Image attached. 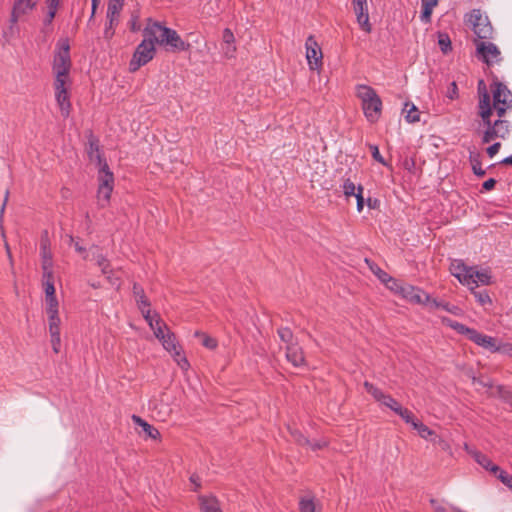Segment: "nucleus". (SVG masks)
Wrapping results in <instances>:
<instances>
[{"label":"nucleus","mask_w":512,"mask_h":512,"mask_svg":"<svg viewBox=\"0 0 512 512\" xmlns=\"http://www.w3.org/2000/svg\"><path fill=\"white\" fill-rule=\"evenodd\" d=\"M479 103L478 115L480 121L477 127V133L481 135L483 144H488L495 140H505L511 131V123L503 117L505 113L512 109V93L501 82L491 84V97L486 90L483 80L478 84Z\"/></svg>","instance_id":"1"},{"label":"nucleus","mask_w":512,"mask_h":512,"mask_svg":"<svg viewBox=\"0 0 512 512\" xmlns=\"http://www.w3.org/2000/svg\"><path fill=\"white\" fill-rule=\"evenodd\" d=\"M72 67L70 45L67 38L60 39L54 54L52 71L54 74L55 99L61 115L67 118L70 115L71 103L68 92L71 86L70 70Z\"/></svg>","instance_id":"2"},{"label":"nucleus","mask_w":512,"mask_h":512,"mask_svg":"<svg viewBox=\"0 0 512 512\" xmlns=\"http://www.w3.org/2000/svg\"><path fill=\"white\" fill-rule=\"evenodd\" d=\"M143 35L146 40L152 42L153 46L159 44L179 51H184L188 47V44L181 39L175 30L151 19L148 20Z\"/></svg>","instance_id":"3"},{"label":"nucleus","mask_w":512,"mask_h":512,"mask_svg":"<svg viewBox=\"0 0 512 512\" xmlns=\"http://www.w3.org/2000/svg\"><path fill=\"white\" fill-rule=\"evenodd\" d=\"M356 95L361 100L362 109L368 121L376 122L382 111V101L375 89L365 84L356 86Z\"/></svg>","instance_id":"4"},{"label":"nucleus","mask_w":512,"mask_h":512,"mask_svg":"<svg viewBox=\"0 0 512 512\" xmlns=\"http://www.w3.org/2000/svg\"><path fill=\"white\" fill-rule=\"evenodd\" d=\"M441 321L444 325L452 328L459 334L466 335L469 340H471L478 346L483 347V348L489 350L490 352L495 353L497 341L494 337L480 333L477 330L469 328V327L465 326L464 324H461L457 321L451 320L448 317H442Z\"/></svg>","instance_id":"5"},{"label":"nucleus","mask_w":512,"mask_h":512,"mask_svg":"<svg viewBox=\"0 0 512 512\" xmlns=\"http://www.w3.org/2000/svg\"><path fill=\"white\" fill-rule=\"evenodd\" d=\"M465 21L471 27L475 35L474 42L476 45L479 41H487L492 38L493 27L488 17L483 16L479 9H473L467 14Z\"/></svg>","instance_id":"6"},{"label":"nucleus","mask_w":512,"mask_h":512,"mask_svg":"<svg viewBox=\"0 0 512 512\" xmlns=\"http://www.w3.org/2000/svg\"><path fill=\"white\" fill-rule=\"evenodd\" d=\"M395 294L399 295L406 301L413 304H422L425 305V295H428L425 291H423L419 287H415L413 285L403 283L399 280L392 282V286L390 289Z\"/></svg>","instance_id":"7"},{"label":"nucleus","mask_w":512,"mask_h":512,"mask_svg":"<svg viewBox=\"0 0 512 512\" xmlns=\"http://www.w3.org/2000/svg\"><path fill=\"white\" fill-rule=\"evenodd\" d=\"M155 54V46H153L152 42L146 40L145 38L142 42L137 46L133 57L129 63V69L131 72L137 71L141 66L147 64L151 61Z\"/></svg>","instance_id":"8"},{"label":"nucleus","mask_w":512,"mask_h":512,"mask_svg":"<svg viewBox=\"0 0 512 512\" xmlns=\"http://www.w3.org/2000/svg\"><path fill=\"white\" fill-rule=\"evenodd\" d=\"M125 0H110L107 8V23L103 32L104 38L110 40L115 34V27L120 22V13Z\"/></svg>","instance_id":"9"},{"label":"nucleus","mask_w":512,"mask_h":512,"mask_svg":"<svg viewBox=\"0 0 512 512\" xmlns=\"http://www.w3.org/2000/svg\"><path fill=\"white\" fill-rule=\"evenodd\" d=\"M160 342L163 348L172 355L174 360L177 362L178 366L182 370H188L190 364L185 355L182 353L181 347L176 341L175 334L172 333L170 330H167L164 339H162Z\"/></svg>","instance_id":"10"},{"label":"nucleus","mask_w":512,"mask_h":512,"mask_svg":"<svg viewBox=\"0 0 512 512\" xmlns=\"http://www.w3.org/2000/svg\"><path fill=\"white\" fill-rule=\"evenodd\" d=\"M476 56L487 65H493L501 61L499 48L489 40L479 41L476 45Z\"/></svg>","instance_id":"11"},{"label":"nucleus","mask_w":512,"mask_h":512,"mask_svg":"<svg viewBox=\"0 0 512 512\" xmlns=\"http://www.w3.org/2000/svg\"><path fill=\"white\" fill-rule=\"evenodd\" d=\"M364 387H365L366 391L374 398V400L380 404V406L389 408L394 413L397 412L398 409L402 406L390 394L385 393L383 390L376 387L372 383L365 381Z\"/></svg>","instance_id":"12"},{"label":"nucleus","mask_w":512,"mask_h":512,"mask_svg":"<svg viewBox=\"0 0 512 512\" xmlns=\"http://www.w3.org/2000/svg\"><path fill=\"white\" fill-rule=\"evenodd\" d=\"M306 59L311 70L321 68L323 62L322 50L313 35L307 37L305 42Z\"/></svg>","instance_id":"13"},{"label":"nucleus","mask_w":512,"mask_h":512,"mask_svg":"<svg viewBox=\"0 0 512 512\" xmlns=\"http://www.w3.org/2000/svg\"><path fill=\"white\" fill-rule=\"evenodd\" d=\"M450 272L459 280L461 284L466 286H471L473 284L471 276L473 267L466 266L462 260L452 261L450 265Z\"/></svg>","instance_id":"14"},{"label":"nucleus","mask_w":512,"mask_h":512,"mask_svg":"<svg viewBox=\"0 0 512 512\" xmlns=\"http://www.w3.org/2000/svg\"><path fill=\"white\" fill-rule=\"evenodd\" d=\"M48 315V324H49V333L51 337L52 349L55 353L60 351L61 346V336H60V324L61 320L59 317V313L47 314Z\"/></svg>","instance_id":"15"},{"label":"nucleus","mask_w":512,"mask_h":512,"mask_svg":"<svg viewBox=\"0 0 512 512\" xmlns=\"http://www.w3.org/2000/svg\"><path fill=\"white\" fill-rule=\"evenodd\" d=\"M38 1L39 0H15L11 13V22L16 23L21 16L32 11Z\"/></svg>","instance_id":"16"},{"label":"nucleus","mask_w":512,"mask_h":512,"mask_svg":"<svg viewBox=\"0 0 512 512\" xmlns=\"http://www.w3.org/2000/svg\"><path fill=\"white\" fill-rule=\"evenodd\" d=\"M425 300H426L425 305L430 310L441 308L455 316H460L463 314V310L459 306L453 305L448 302H444V301H441V300H438L435 298H431L430 295H425Z\"/></svg>","instance_id":"17"},{"label":"nucleus","mask_w":512,"mask_h":512,"mask_svg":"<svg viewBox=\"0 0 512 512\" xmlns=\"http://www.w3.org/2000/svg\"><path fill=\"white\" fill-rule=\"evenodd\" d=\"M286 358L295 367H300L305 362L302 348L297 343L286 346Z\"/></svg>","instance_id":"18"},{"label":"nucleus","mask_w":512,"mask_h":512,"mask_svg":"<svg viewBox=\"0 0 512 512\" xmlns=\"http://www.w3.org/2000/svg\"><path fill=\"white\" fill-rule=\"evenodd\" d=\"M98 171V186L105 188H114V175L109 169L107 163H103V165H99Z\"/></svg>","instance_id":"19"},{"label":"nucleus","mask_w":512,"mask_h":512,"mask_svg":"<svg viewBox=\"0 0 512 512\" xmlns=\"http://www.w3.org/2000/svg\"><path fill=\"white\" fill-rule=\"evenodd\" d=\"M41 265H54L53 254L50 248V240L47 231L42 235L40 242Z\"/></svg>","instance_id":"20"},{"label":"nucleus","mask_w":512,"mask_h":512,"mask_svg":"<svg viewBox=\"0 0 512 512\" xmlns=\"http://www.w3.org/2000/svg\"><path fill=\"white\" fill-rule=\"evenodd\" d=\"M472 457L474 460L482 466L484 469L490 471L491 473L498 475L502 469L499 466L492 463V461L483 453L479 451H472Z\"/></svg>","instance_id":"21"},{"label":"nucleus","mask_w":512,"mask_h":512,"mask_svg":"<svg viewBox=\"0 0 512 512\" xmlns=\"http://www.w3.org/2000/svg\"><path fill=\"white\" fill-rule=\"evenodd\" d=\"M90 254L92 256V260H94L97 266L101 269L103 274L112 273V269L110 267L109 260L102 254L98 247H93L90 250Z\"/></svg>","instance_id":"22"},{"label":"nucleus","mask_w":512,"mask_h":512,"mask_svg":"<svg viewBox=\"0 0 512 512\" xmlns=\"http://www.w3.org/2000/svg\"><path fill=\"white\" fill-rule=\"evenodd\" d=\"M133 295L136 299L138 308L141 311L142 315L145 314V311H151L150 302L145 295L144 289L136 283L133 285Z\"/></svg>","instance_id":"23"},{"label":"nucleus","mask_w":512,"mask_h":512,"mask_svg":"<svg viewBox=\"0 0 512 512\" xmlns=\"http://www.w3.org/2000/svg\"><path fill=\"white\" fill-rule=\"evenodd\" d=\"M369 265L370 270L373 274L390 290L392 286V282H395L397 279L391 277L388 273L382 270L378 265L370 262L368 259L365 260Z\"/></svg>","instance_id":"24"},{"label":"nucleus","mask_w":512,"mask_h":512,"mask_svg":"<svg viewBox=\"0 0 512 512\" xmlns=\"http://www.w3.org/2000/svg\"><path fill=\"white\" fill-rule=\"evenodd\" d=\"M133 423L142 428L143 432L147 435V437L151 439H158L160 437V432L152 425H150L147 421L142 419L140 416L132 415L131 417Z\"/></svg>","instance_id":"25"},{"label":"nucleus","mask_w":512,"mask_h":512,"mask_svg":"<svg viewBox=\"0 0 512 512\" xmlns=\"http://www.w3.org/2000/svg\"><path fill=\"white\" fill-rule=\"evenodd\" d=\"M199 501L202 512H222L219 501L214 496H200Z\"/></svg>","instance_id":"26"},{"label":"nucleus","mask_w":512,"mask_h":512,"mask_svg":"<svg viewBox=\"0 0 512 512\" xmlns=\"http://www.w3.org/2000/svg\"><path fill=\"white\" fill-rule=\"evenodd\" d=\"M438 0H422V11L420 14V20L423 23H430L433 9L437 6Z\"/></svg>","instance_id":"27"},{"label":"nucleus","mask_w":512,"mask_h":512,"mask_svg":"<svg viewBox=\"0 0 512 512\" xmlns=\"http://www.w3.org/2000/svg\"><path fill=\"white\" fill-rule=\"evenodd\" d=\"M88 157L90 161L95 162L97 166L103 165V163H107L106 160L102 157L98 143L95 141H90L89 143Z\"/></svg>","instance_id":"28"},{"label":"nucleus","mask_w":512,"mask_h":512,"mask_svg":"<svg viewBox=\"0 0 512 512\" xmlns=\"http://www.w3.org/2000/svg\"><path fill=\"white\" fill-rule=\"evenodd\" d=\"M473 284L469 286L473 289L474 286H477L478 283L483 285H487L490 283V274L487 270L478 271L473 267V272L471 273Z\"/></svg>","instance_id":"29"},{"label":"nucleus","mask_w":512,"mask_h":512,"mask_svg":"<svg viewBox=\"0 0 512 512\" xmlns=\"http://www.w3.org/2000/svg\"><path fill=\"white\" fill-rule=\"evenodd\" d=\"M403 112L405 113V119L409 123H416L420 121V112L418 108L412 103H405Z\"/></svg>","instance_id":"30"},{"label":"nucleus","mask_w":512,"mask_h":512,"mask_svg":"<svg viewBox=\"0 0 512 512\" xmlns=\"http://www.w3.org/2000/svg\"><path fill=\"white\" fill-rule=\"evenodd\" d=\"M113 189L98 186L96 197L99 207L104 208L109 204Z\"/></svg>","instance_id":"31"},{"label":"nucleus","mask_w":512,"mask_h":512,"mask_svg":"<svg viewBox=\"0 0 512 512\" xmlns=\"http://www.w3.org/2000/svg\"><path fill=\"white\" fill-rule=\"evenodd\" d=\"M143 317L153 331H155L157 326L166 328V323H164V321L160 318V316L157 313L152 315L151 311H145Z\"/></svg>","instance_id":"32"},{"label":"nucleus","mask_w":512,"mask_h":512,"mask_svg":"<svg viewBox=\"0 0 512 512\" xmlns=\"http://www.w3.org/2000/svg\"><path fill=\"white\" fill-rule=\"evenodd\" d=\"M469 161L471 163L472 170L475 175H477L479 177H482L485 175L486 171L482 168L479 154L470 152Z\"/></svg>","instance_id":"33"},{"label":"nucleus","mask_w":512,"mask_h":512,"mask_svg":"<svg viewBox=\"0 0 512 512\" xmlns=\"http://www.w3.org/2000/svg\"><path fill=\"white\" fill-rule=\"evenodd\" d=\"M412 427L418 432L421 438L426 440L435 434L434 431L431 430L427 425L423 424L418 420H416V422L413 423Z\"/></svg>","instance_id":"34"},{"label":"nucleus","mask_w":512,"mask_h":512,"mask_svg":"<svg viewBox=\"0 0 512 512\" xmlns=\"http://www.w3.org/2000/svg\"><path fill=\"white\" fill-rule=\"evenodd\" d=\"M341 188L346 199L352 196L355 197V194H357V186L351 181L350 178L343 179Z\"/></svg>","instance_id":"35"},{"label":"nucleus","mask_w":512,"mask_h":512,"mask_svg":"<svg viewBox=\"0 0 512 512\" xmlns=\"http://www.w3.org/2000/svg\"><path fill=\"white\" fill-rule=\"evenodd\" d=\"M46 312L47 314L59 313V303L56 295L45 296Z\"/></svg>","instance_id":"36"},{"label":"nucleus","mask_w":512,"mask_h":512,"mask_svg":"<svg viewBox=\"0 0 512 512\" xmlns=\"http://www.w3.org/2000/svg\"><path fill=\"white\" fill-rule=\"evenodd\" d=\"M196 337H200L202 339V345L208 349H215L217 347V340L215 338H212L205 333L202 332H195Z\"/></svg>","instance_id":"37"},{"label":"nucleus","mask_w":512,"mask_h":512,"mask_svg":"<svg viewBox=\"0 0 512 512\" xmlns=\"http://www.w3.org/2000/svg\"><path fill=\"white\" fill-rule=\"evenodd\" d=\"M357 22L361 29L367 33L371 32V24L369 22V14L368 12L360 13L359 15H356Z\"/></svg>","instance_id":"38"},{"label":"nucleus","mask_w":512,"mask_h":512,"mask_svg":"<svg viewBox=\"0 0 512 512\" xmlns=\"http://www.w3.org/2000/svg\"><path fill=\"white\" fill-rule=\"evenodd\" d=\"M397 415H399L407 424H410L411 426L413 423L416 422V418L414 417L413 413L408 410L407 408L400 407L397 412H395Z\"/></svg>","instance_id":"39"},{"label":"nucleus","mask_w":512,"mask_h":512,"mask_svg":"<svg viewBox=\"0 0 512 512\" xmlns=\"http://www.w3.org/2000/svg\"><path fill=\"white\" fill-rule=\"evenodd\" d=\"M278 335L282 342L287 345L295 343L293 340V333L288 327H282L278 329Z\"/></svg>","instance_id":"40"},{"label":"nucleus","mask_w":512,"mask_h":512,"mask_svg":"<svg viewBox=\"0 0 512 512\" xmlns=\"http://www.w3.org/2000/svg\"><path fill=\"white\" fill-rule=\"evenodd\" d=\"M54 265H41L42 282H55Z\"/></svg>","instance_id":"41"},{"label":"nucleus","mask_w":512,"mask_h":512,"mask_svg":"<svg viewBox=\"0 0 512 512\" xmlns=\"http://www.w3.org/2000/svg\"><path fill=\"white\" fill-rule=\"evenodd\" d=\"M291 437L293 440L301 446H306L310 444V440H308L300 431L294 429L290 430Z\"/></svg>","instance_id":"42"},{"label":"nucleus","mask_w":512,"mask_h":512,"mask_svg":"<svg viewBox=\"0 0 512 512\" xmlns=\"http://www.w3.org/2000/svg\"><path fill=\"white\" fill-rule=\"evenodd\" d=\"M438 44L440 46V49L447 53L449 50H451V41L448 35L446 34H440L438 38Z\"/></svg>","instance_id":"43"},{"label":"nucleus","mask_w":512,"mask_h":512,"mask_svg":"<svg viewBox=\"0 0 512 512\" xmlns=\"http://www.w3.org/2000/svg\"><path fill=\"white\" fill-rule=\"evenodd\" d=\"M353 9L356 15L368 12L367 0H352Z\"/></svg>","instance_id":"44"},{"label":"nucleus","mask_w":512,"mask_h":512,"mask_svg":"<svg viewBox=\"0 0 512 512\" xmlns=\"http://www.w3.org/2000/svg\"><path fill=\"white\" fill-rule=\"evenodd\" d=\"M299 508L300 512H315V504L312 499H302Z\"/></svg>","instance_id":"45"},{"label":"nucleus","mask_w":512,"mask_h":512,"mask_svg":"<svg viewBox=\"0 0 512 512\" xmlns=\"http://www.w3.org/2000/svg\"><path fill=\"white\" fill-rule=\"evenodd\" d=\"M363 190L364 188L362 185L357 186V194H355V198L357 201V211L359 213L362 212L364 208Z\"/></svg>","instance_id":"46"},{"label":"nucleus","mask_w":512,"mask_h":512,"mask_svg":"<svg viewBox=\"0 0 512 512\" xmlns=\"http://www.w3.org/2000/svg\"><path fill=\"white\" fill-rule=\"evenodd\" d=\"M497 477L512 491V475L508 474L505 470H501Z\"/></svg>","instance_id":"47"},{"label":"nucleus","mask_w":512,"mask_h":512,"mask_svg":"<svg viewBox=\"0 0 512 512\" xmlns=\"http://www.w3.org/2000/svg\"><path fill=\"white\" fill-rule=\"evenodd\" d=\"M495 352L512 357V344L510 343H497Z\"/></svg>","instance_id":"48"},{"label":"nucleus","mask_w":512,"mask_h":512,"mask_svg":"<svg viewBox=\"0 0 512 512\" xmlns=\"http://www.w3.org/2000/svg\"><path fill=\"white\" fill-rule=\"evenodd\" d=\"M68 238H69V244L70 245L73 244L76 252L83 254L84 259H87L89 257V255H91L90 253L89 254L86 253L85 248L83 246H81L78 241H75L73 236L69 235Z\"/></svg>","instance_id":"49"},{"label":"nucleus","mask_w":512,"mask_h":512,"mask_svg":"<svg viewBox=\"0 0 512 512\" xmlns=\"http://www.w3.org/2000/svg\"><path fill=\"white\" fill-rule=\"evenodd\" d=\"M223 54L226 58H233L236 52V46L234 43L222 44Z\"/></svg>","instance_id":"50"},{"label":"nucleus","mask_w":512,"mask_h":512,"mask_svg":"<svg viewBox=\"0 0 512 512\" xmlns=\"http://www.w3.org/2000/svg\"><path fill=\"white\" fill-rule=\"evenodd\" d=\"M370 151H371L372 157L375 161H377L383 165H386L384 158L380 154L378 146L370 145Z\"/></svg>","instance_id":"51"},{"label":"nucleus","mask_w":512,"mask_h":512,"mask_svg":"<svg viewBox=\"0 0 512 512\" xmlns=\"http://www.w3.org/2000/svg\"><path fill=\"white\" fill-rule=\"evenodd\" d=\"M223 44H231L235 42L233 32L229 28H225L222 34Z\"/></svg>","instance_id":"52"},{"label":"nucleus","mask_w":512,"mask_h":512,"mask_svg":"<svg viewBox=\"0 0 512 512\" xmlns=\"http://www.w3.org/2000/svg\"><path fill=\"white\" fill-rule=\"evenodd\" d=\"M48 11H50V18H54L59 6V0H47Z\"/></svg>","instance_id":"53"},{"label":"nucleus","mask_w":512,"mask_h":512,"mask_svg":"<svg viewBox=\"0 0 512 512\" xmlns=\"http://www.w3.org/2000/svg\"><path fill=\"white\" fill-rule=\"evenodd\" d=\"M500 148H501V143L495 142L486 149V152L490 158H493L499 152Z\"/></svg>","instance_id":"54"},{"label":"nucleus","mask_w":512,"mask_h":512,"mask_svg":"<svg viewBox=\"0 0 512 512\" xmlns=\"http://www.w3.org/2000/svg\"><path fill=\"white\" fill-rule=\"evenodd\" d=\"M45 296L55 295L54 282H42Z\"/></svg>","instance_id":"55"},{"label":"nucleus","mask_w":512,"mask_h":512,"mask_svg":"<svg viewBox=\"0 0 512 512\" xmlns=\"http://www.w3.org/2000/svg\"><path fill=\"white\" fill-rule=\"evenodd\" d=\"M475 297L481 305H485L486 303H491V299L487 293L478 292V293H475Z\"/></svg>","instance_id":"56"},{"label":"nucleus","mask_w":512,"mask_h":512,"mask_svg":"<svg viewBox=\"0 0 512 512\" xmlns=\"http://www.w3.org/2000/svg\"><path fill=\"white\" fill-rule=\"evenodd\" d=\"M447 97L450 99H455L458 97V89L455 82H452L450 84V87L448 88Z\"/></svg>","instance_id":"57"},{"label":"nucleus","mask_w":512,"mask_h":512,"mask_svg":"<svg viewBox=\"0 0 512 512\" xmlns=\"http://www.w3.org/2000/svg\"><path fill=\"white\" fill-rule=\"evenodd\" d=\"M167 330H170L168 326L166 325V328H162L160 326H157L154 332L155 337L161 341L164 339V336L166 335Z\"/></svg>","instance_id":"58"},{"label":"nucleus","mask_w":512,"mask_h":512,"mask_svg":"<svg viewBox=\"0 0 512 512\" xmlns=\"http://www.w3.org/2000/svg\"><path fill=\"white\" fill-rule=\"evenodd\" d=\"M139 16L137 14H133L130 20V29L135 32L140 30V25L138 23Z\"/></svg>","instance_id":"59"},{"label":"nucleus","mask_w":512,"mask_h":512,"mask_svg":"<svg viewBox=\"0 0 512 512\" xmlns=\"http://www.w3.org/2000/svg\"><path fill=\"white\" fill-rule=\"evenodd\" d=\"M326 445H327V442L324 441V440H316V441H313V442L310 441V444H307V446H310L311 449L314 450V451L318 450V449H322Z\"/></svg>","instance_id":"60"},{"label":"nucleus","mask_w":512,"mask_h":512,"mask_svg":"<svg viewBox=\"0 0 512 512\" xmlns=\"http://www.w3.org/2000/svg\"><path fill=\"white\" fill-rule=\"evenodd\" d=\"M474 384H479L483 387H492V382L490 379H484V378H472Z\"/></svg>","instance_id":"61"},{"label":"nucleus","mask_w":512,"mask_h":512,"mask_svg":"<svg viewBox=\"0 0 512 512\" xmlns=\"http://www.w3.org/2000/svg\"><path fill=\"white\" fill-rule=\"evenodd\" d=\"M107 276V280L109 281V283L112 285V286H115L117 288L120 287L121 285V281H120V278L119 277H115L112 275V273H109V274H105Z\"/></svg>","instance_id":"62"},{"label":"nucleus","mask_w":512,"mask_h":512,"mask_svg":"<svg viewBox=\"0 0 512 512\" xmlns=\"http://www.w3.org/2000/svg\"><path fill=\"white\" fill-rule=\"evenodd\" d=\"M496 180L493 178H489L482 184V188L486 191L492 190L495 187Z\"/></svg>","instance_id":"63"},{"label":"nucleus","mask_w":512,"mask_h":512,"mask_svg":"<svg viewBox=\"0 0 512 512\" xmlns=\"http://www.w3.org/2000/svg\"><path fill=\"white\" fill-rule=\"evenodd\" d=\"M8 197H9V191L7 190L5 192L4 201H3V204H2L1 209H0V218H2V216H3L4 210H5L7 201H8Z\"/></svg>","instance_id":"64"}]
</instances>
